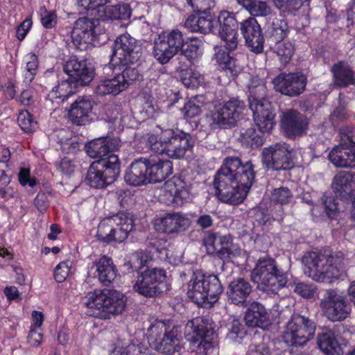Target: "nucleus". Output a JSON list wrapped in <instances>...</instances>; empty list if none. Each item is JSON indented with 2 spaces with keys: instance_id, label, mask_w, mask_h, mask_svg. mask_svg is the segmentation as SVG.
Returning <instances> with one entry per match:
<instances>
[{
  "instance_id": "1",
  "label": "nucleus",
  "mask_w": 355,
  "mask_h": 355,
  "mask_svg": "<svg viewBox=\"0 0 355 355\" xmlns=\"http://www.w3.org/2000/svg\"><path fill=\"white\" fill-rule=\"evenodd\" d=\"M254 178V166L251 162L242 164L237 157H227L214 180L216 194L225 203L240 204L246 198Z\"/></svg>"
},
{
  "instance_id": "2",
  "label": "nucleus",
  "mask_w": 355,
  "mask_h": 355,
  "mask_svg": "<svg viewBox=\"0 0 355 355\" xmlns=\"http://www.w3.org/2000/svg\"><path fill=\"white\" fill-rule=\"evenodd\" d=\"M302 263L306 268L305 272L309 277L316 282L330 284L345 272L347 259L340 251L309 252L303 256Z\"/></svg>"
},
{
  "instance_id": "3",
  "label": "nucleus",
  "mask_w": 355,
  "mask_h": 355,
  "mask_svg": "<svg viewBox=\"0 0 355 355\" xmlns=\"http://www.w3.org/2000/svg\"><path fill=\"white\" fill-rule=\"evenodd\" d=\"M126 302L125 295L116 290H95L82 299L83 304L87 308V315L104 320L121 314Z\"/></svg>"
},
{
  "instance_id": "4",
  "label": "nucleus",
  "mask_w": 355,
  "mask_h": 355,
  "mask_svg": "<svg viewBox=\"0 0 355 355\" xmlns=\"http://www.w3.org/2000/svg\"><path fill=\"white\" fill-rule=\"evenodd\" d=\"M146 145L152 150L166 154L171 158L180 159L193 146L191 136L182 131L166 129L159 134H150L146 139Z\"/></svg>"
},
{
  "instance_id": "5",
  "label": "nucleus",
  "mask_w": 355,
  "mask_h": 355,
  "mask_svg": "<svg viewBox=\"0 0 355 355\" xmlns=\"http://www.w3.org/2000/svg\"><path fill=\"white\" fill-rule=\"evenodd\" d=\"M251 280L259 291L276 294L286 286L288 277L286 272L278 268L274 259L259 258L251 272Z\"/></svg>"
},
{
  "instance_id": "6",
  "label": "nucleus",
  "mask_w": 355,
  "mask_h": 355,
  "mask_svg": "<svg viewBox=\"0 0 355 355\" xmlns=\"http://www.w3.org/2000/svg\"><path fill=\"white\" fill-rule=\"evenodd\" d=\"M223 292L218 276L207 275L201 270L193 272L188 284L187 295L198 304L216 303Z\"/></svg>"
},
{
  "instance_id": "7",
  "label": "nucleus",
  "mask_w": 355,
  "mask_h": 355,
  "mask_svg": "<svg viewBox=\"0 0 355 355\" xmlns=\"http://www.w3.org/2000/svg\"><path fill=\"white\" fill-rule=\"evenodd\" d=\"M133 227L132 216L127 212H119L104 218L100 223L97 236L105 243H121L128 238Z\"/></svg>"
},
{
  "instance_id": "8",
  "label": "nucleus",
  "mask_w": 355,
  "mask_h": 355,
  "mask_svg": "<svg viewBox=\"0 0 355 355\" xmlns=\"http://www.w3.org/2000/svg\"><path fill=\"white\" fill-rule=\"evenodd\" d=\"M148 341L157 352L166 355H180L182 348L178 331L163 321L153 324L147 331Z\"/></svg>"
},
{
  "instance_id": "9",
  "label": "nucleus",
  "mask_w": 355,
  "mask_h": 355,
  "mask_svg": "<svg viewBox=\"0 0 355 355\" xmlns=\"http://www.w3.org/2000/svg\"><path fill=\"white\" fill-rule=\"evenodd\" d=\"M316 324L309 318L293 314L288 321L282 335L289 346H304L315 336Z\"/></svg>"
},
{
  "instance_id": "10",
  "label": "nucleus",
  "mask_w": 355,
  "mask_h": 355,
  "mask_svg": "<svg viewBox=\"0 0 355 355\" xmlns=\"http://www.w3.org/2000/svg\"><path fill=\"white\" fill-rule=\"evenodd\" d=\"M120 173L118 156H111L108 159L94 161L87 171L86 181L94 188H104L113 183Z\"/></svg>"
},
{
  "instance_id": "11",
  "label": "nucleus",
  "mask_w": 355,
  "mask_h": 355,
  "mask_svg": "<svg viewBox=\"0 0 355 355\" xmlns=\"http://www.w3.org/2000/svg\"><path fill=\"white\" fill-rule=\"evenodd\" d=\"M185 338L187 341L196 345L199 352L206 354L212 346L214 331L211 318L197 317L189 320L185 327Z\"/></svg>"
},
{
  "instance_id": "12",
  "label": "nucleus",
  "mask_w": 355,
  "mask_h": 355,
  "mask_svg": "<svg viewBox=\"0 0 355 355\" xmlns=\"http://www.w3.org/2000/svg\"><path fill=\"white\" fill-rule=\"evenodd\" d=\"M184 40L178 29L164 31L155 40L153 54L160 64H166L183 47Z\"/></svg>"
},
{
  "instance_id": "13",
  "label": "nucleus",
  "mask_w": 355,
  "mask_h": 355,
  "mask_svg": "<svg viewBox=\"0 0 355 355\" xmlns=\"http://www.w3.org/2000/svg\"><path fill=\"white\" fill-rule=\"evenodd\" d=\"M166 278L164 270L148 268L138 275L133 290L146 297H153L162 292L161 286L165 282Z\"/></svg>"
},
{
  "instance_id": "14",
  "label": "nucleus",
  "mask_w": 355,
  "mask_h": 355,
  "mask_svg": "<svg viewBox=\"0 0 355 355\" xmlns=\"http://www.w3.org/2000/svg\"><path fill=\"white\" fill-rule=\"evenodd\" d=\"M355 128L348 130L341 137L340 144L329 153V159L336 167L355 166Z\"/></svg>"
},
{
  "instance_id": "15",
  "label": "nucleus",
  "mask_w": 355,
  "mask_h": 355,
  "mask_svg": "<svg viewBox=\"0 0 355 355\" xmlns=\"http://www.w3.org/2000/svg\"><path fill=\"white\" fill-rule=\"evenodd\" d=\"M320 308L328 320L336 322L345 320L351 311V306L345 297L337 290H327L320 302Z\"/></svg>"
},
{
  "instance_id": "16",
  "label": "nucleus",
  "mask_w": 355,
  "mask_h": 355,
  "mask_svg": "<svg viewBox=\"0 0 355 355\" xmlns=\"http://www.w3.org/2000/svg\"><path fill=\"white\" fill-rule=\"evenodd\" d=\"M293 150L286 143H276L264 148L261 153L262 162L268 169L287 170L292 167Z\"/></svg>"
},
{
  "instance_id": "17",
  "label": "nucleus",
  "mask_w": 355,
  "mask_h": 355,
  "mask_svg": "<svg viewBox=\"0 0 355 355\" xmlns=\"http://www.w3.org/2000/svg\"><path fill=\"white\" fill-rule=\"evenodd\" d=\"M141 47L128 34L119 36L113 45L112 61L126 65L136 62L140 57Z\"/></svg>"
},
{
  "instance_id": "18",
  "label": "nucleus",
  "mask_w": 355,
  "mask_h": 355,
  "mask_svg": "<svg viewBox=\"0 0 355 355\" xmlns=\"http://www.w3.org/2000/svg\"><path fill=\"white\" fill-rule=\"evenodd\" d=\"M245 108V103L238 98H232L223 104L215 106L211 118L220 127L233 125Z\"/></svg>"
},
{
  "instance_id": "19",
  "label": "nucleus",
  "mask_w": 355,
  "mask_h": 355,
  "mask_svg": "<svg viewBox=\"0 0 355 355\" xmlns=\"http://www.w3.org/2000/svg\"><path fill=\"white\" fill-rule=\"evenodd\" d=\"M248 101L254 123L259 130L261 132H270L275 125V114L271 103L266 97L255 98Z\"/></svg>"
},
{
  "instance_id": "20",
  "label": "nucleus",
  "mask_w": 355,
  "mask_h": 355,
  "mask_svg": "<svg viewBox=\"0 0 355 355\" xmlns=\"http://www.w3.org/2000/svg\"><path fill=\"white\" fill-rule=\"evenodd\" d=\"M306 78L300 73H281L272 80L275 89L289 97L300 96L305 90Z\"/></svg>"
},
{
  "instance_id": "21",
  "label": "nucleus",
  "mask_w": 355,
  "mask_h": 355,
  "mask_svg": "<svg viewBox=\"0 0 355 355\" xmlns=\"http://www.w3.org/2000/svg\"><path fill=\"white\" fill-rule=\"evenodd\" d=\"M95 21L87 17H80L75 23L71 32L73 44L80 51L94 45L96 40Z\"/></svg>"
},
{
  "instance_id": "22",
  "label": "nucleus",
  "mask_w": 355,
  "mask_h": 355,
  "mask_svg": "<svg viewBox=\"0 0 355 355\" xmlns=\"http://www.w3.org/2000/svg\"><path fill=\"white\" fill-rule=\"evenodd\" d=\"M159 200L167 205L183 204L190 197L189 190L180 177L173 176L161 189Z\"/></svg>"
},
{
  "instance_id": "23",
  "label": "nucleus",
  "mask_w": 355,
  "mask_h": 355,
  "mask_svg": "<svg viewBox=\"0 0 355 355\" xmlns=\"http://www.w3.org/2000/svg\"><path fill=\"white\" fill-rule=\"evenodd\" d=\"M309 122L302 113L288 110L281 116V126L286 137L289 138L302 136L306 133Z\"/></svg>"
},
{
  "instance_id": "24",
  "label": "nucleus",
  "mask_w": 355,
  "mask_h": 355,
  "mask_svg": "<svg viewBox=\"0 0 355 355\" xmlns=\"http://www.w3.org/2000/svg\"><path fill=\"white\" fill-rule=\"evenodd\" d=\"M220 24L219 35L225 43V47L230 51L236 49L238 45V22L233 13L226 10L221 11L217 23Z\"/></svg>"
},
{
  "instance_id": "25",
  "label": "nucleus",
  "mask_w": 355,
  "mask_h": 355,
  "mask_svg": "<svg viewBox=\"0 0 355 355\" xmlns=\"http://www.w3.org/2000/svg\"><path fill=\"white\" fill-rule=\"evenodd\" d=\"M64 71L70 81L80 85H86L94 78V70L87 66L85 60H79L76 56L71 57L65 63Z\"/></svg>"
},
{
  "instance_id": "26",
  "label": "nucleus",
  "mask_w": 355,
  "mask_h": 355,
  "mask_svg": "<svg viewBox=\"0 0 355 355\" xmlns=\"http://www.w3.org/2000/svg\"><path fill=\"white\" fill-rule=\"evenodd\" d=\"M120 140L118 138L102 137L94 139L86 146L87 155L96 160L108 159L111 156H117L112 153L119 149Z\"/></svg>"
},
{
  "instance_id": "27",
  "label": "nucleus",
  "mask_w": 355,
  "mask_h": 355,
  "mask_svg": "<svg viewBox=\"0 0 355 355\" xmlns=\"http://www.w3.org/2000/svg\"><path fill=\"white\" fill-rule=\"evenodd\" d=\"M241 31L246 45L250 51L256 53L262 52L264 39L261 26L257 19L254 17H249L243 21L241 26Z\"/></svg>"
},
{
  "instance_id": "28",
  "label": "nucleus",
  "mask_w": 355,
  "mask_h": 355,
  "mask_svg": "<svg viewBox=\"0 0 355 355\" xmlns=\"http://www.w3.org/2000/svg\"><path fill=\"white\" fill-rule=\"evenodd\" d=\"M93 103L85 96H79L68 110V119L74 125H85L92 121Z\"/></svg>"
},
{
  "instance_id": "29",
  "label": "nucleus",
  "mask_w": 355,
  "mask_h": 355,
  "mask_svg": "<svg viewBox=\"0 0 355 355\" xmlns=\"http://www.w3.org/2000/svg\"><path fill=\"white\" fill-rule=\"evenodd\" d=\"M203 243L207 254H216L220 258L230 257L232 244V238L230 235L209 232L204 238Z\"/></svg>"
},
{
  "instance_id": "30",
  "label": "nucleus",
  "mask_w": 355,
  "mask_h": 355,
  "mask_svg": "<svg viewBox=\"0 0 355 355\" xmlns=\"http://www.w3.org/2000/svg\"><path fill=\"white\" fill-rule=\"evenodd\" d=\"M149 159L140 157L135 159L127 168L124 180L130 185L140 186L149 182Z\"/></svg>"
},
{
  "instance_id": "31",
  "label": "nucleus",
  "mask_w": 355,
  "mask_h": 355,
  "mask_svg": "<svg viewBox=\"0 0 355 355\" xmlns=\"http://www.w3.org/2000/svg\"><path fill=\"white\" fill-rule=\"evenodd\" d=\"M158 225L159 230L165 234L180 233L190 227L191 220L182 213H168L159 218Z\"/></svg>"
},
{
  "instance_id": "32",
  "label": "nucleus",
  "mask_w": 355,
  "mask_h": 355,
  "mask_svg": "<svg viewBox=\"0 0 355 355\" xmlns=\"http://www.w3.org/2000/svg\"><path fill=\"white\" fill-rule=\"evenodd\" d=\"M330 71L335 87H347L355 85V73L347 62H337L332 65Z\"/></svg>"
},
{
  "instance_id": "33",
  "label": "nucleus",
  "mask_w": 355,
  "mask_h": 355,
  "mask_svg": "<svg viewBox=\"0 0 355 355\" xmlns=\"http://www.w3.org/2000/svg\"><path fill=\"white\" fill-rule=\"evenodd\" d=\"M331 187L337 197L348 198L355 191V174L341 171L333 179Z\"/></svg>"
},
{
  "instance_id": "34",
  "label": "nucleus",
  "mask_w": 355,
  "mask_h": 355,
  "mask_svg": "<svg viewBox=\"0 0 355 355\" xmlns=\"http://www.w3.org/2000/svg\"><path fill=\"white\" fill-rule=\"evenodd\" d=\"M244 320L248 327L263 329L269 323V314L261 303L253 302L245 311Z\"/></svg>"
},
{
  "instance_id": "35",
  "label": "nucleus",
  "mask_w": 355,
  "mask_h": 355,
  "mask_svg": "<svg viewBox=\"0 0 355 355\" xmlns=\"http://www.w3.org/2000/svg\"><path fill=\"white\" fill-rule=\"evenodd\" d=\"M252 291L250 284L243 278L231 282L227 287L228 300L236 305H243Z\"/></svg>"
},
{
  "instance_id": "36",
  "label": "nucleus",
  "mask_w": 355,
  "mask_h": 355,
  "mask_svg": "<svg viewBox=\"0 0 355 355\" xmlns=\"http://www.w3.org/2000/svg\"><path fill=\"white\" fill-rule=\"evenodd\" d=\"M97 277L104 286H109L118 276V270L112 258L102 256L95 263Z\"/></svg>"
},
{
  "instance_id": "37",
  "label": "nucleus",
  "mask_w": 355,
  "mask_h": 355,
  "mask_svg": "<svg viewBox=\"0 0 355 355\" xmlns=\"http://www.w3.org/2000/svg\"><path fill=\"white\" fill-rule=\"evenodd\" d=\"M317 344L320 349L327 355H343V349L336 339L335 331L326 329L318 334Z\"/></svg>"
},
{
  "instance_id": "38",
  "label": "nucleus",
  "mask_w": 355,
  "mask_h": 355,
  "mask_svg": "<svg viewBox=\"0 0 355 355\" xmlns=\"http://www.w3.org/2000/svg\"><path fill=\"white\" fill-rule=\"evenodd\" d=\"M149 182H160L166 180L173 171L171 162L168 159H149Z\"/></svg>"
},
{
  "instance_id": "39",
  "label": "nucleus",
  "mask_w": 355,
  "mask_h": 355,
  "mask_svg": "<svg viewBox=\"0 0 355 355\" xmlns=\"http://www.w3.org/2000/svg\"><path fill=\"white\" fill-rule=\"evenodd\" d=\"M98 17L102 21L126 20L132 14L128 4L107 6L98 10Z\"/></svg>"
},
{
  "instance_id": "40",
  "label": "nucleus",
  "mask_w": 355,
  "mask_h": 355,
  "mask_svg": "<svg viewBox=\"0 0 355 355\" xmlns=\"http://www.w3.org/2000/svg\"><path fill=\"white\" fill-rule=\"evenodd\" d=\"M116 74L112 78L101 80L94 89V93L98 96L107 95L116 96L125 90L124 84H122Z\"/></svg>"
},
{
  "instance_id": "41",
  "label": "nucleus",
  "mask_w": 355,
  "mask_h": 355,
  "mask_svg": "<svg viewBox=\"0 0 355 355\" xmlns=\"http://www.w3.org/2000/svg\"><path fill=\"white\" fill-rule=\"evenodd\" d=\"M288 31V26L285 20L274 17L267 26L266 34L269 40L276 44L283 41Z\"/></svg>"
},
{
  "instance_id": "42",
  "label": "nucleus",
  "mask_w": 355,
  "mask_h": 355,
  "mask_svg": "<svg viewBox=\"0 0 355 355\" xmlns=\"http://www.w3.org/2000/svg\"><path fill=\"white\" fill-rule=\"evenodd\" d=\"M72 82L69 80L59 82L58 85L54 87L48 94V98L57 104L64 102L73 93L72 90Z\"/></svg>"
},
{
  "instance_id": "43",
  "label": "nucleus",
  "mask_w": 355,
  "mask_h": 355,
  "mask_svg": "<svg viewBox=\"0 0 355 355\" xmlns=\"http://www.w3.org/2000/svg\"><path fill=\"white\" fill-rule=\"evenodd\" d=\"M247 87L249 92L248 100L267 96L268 89L266 81L257 76L250 77Z\"/></svg>"
},
{
  "instance_id": "44",
  "label": "nucleus",
  "mask_w": 355,
  "mask_h": 355,
  "mask_svg": "<svg viewBox=\"0 0 355 355\" xmlns=\"http://www.w3.org/2000/svg\"><path fill=\"white\" fill-rule=\"evenodd\" d=\"M242 146L246 148H257L263 145V135L254 128H250L242 132L239 137Z\"/></svg>"
},
{
  "instance_id": "45",
  "label": "nucleus",
  "mask_w": 355,
  "mask_h": 355,
  "mask_svg": "<svg viewBox=\"0 0 355 355\" xmlns=\"http://www.w3.org/2000/svg\"><path fill=\"white\" fill-rule=\"evenodd\" d=\"M180 78L187 88H196L202 84L205 81L204 76L198 71L192 69L182 70Z\"/></svg>"
},
{
  "instance_id": "46",
  "label": "nucleus",
  "mask_w": 355,
  "mask_h": 355,
  "mask_svg": "<svg viewBox=\"0 0 355 355\" xmlns=\"http://www.w3.org/2000/svg\"><path fill=\"white\" fill-rule=\"evenodd\" d=\"M274 52L277 55L282 63L289 62L294 55L295 46L291 42H279L275 44Z\"/></svg>"
},
{
  "instance_id": "47",
  "label": "nucleus",
  "mask_w": 355,
  "mask_h": 355,
  "mask_svg": "<svg viewBox=\"0 0 355 355\" xmlns=\"http://www.w3.org/2000/svg\"><path fill=\"white\" fill-rule=\"evenodd\" d=\"M150 259L151 257L147 253L137 251L131 254L130 259L125 263L124 266L132 272L139 271L146 266Z\"/></svg>"
},
{
  "instance_id": "48",
  "label": "nucleus",
  "mask_w": 355,
  "mask_h": 355,
  "mask_svg": "<svg viewBox=\"0 0 355 355\" xmlns=\"http://www.w3.org/2000/svg\"><path fill=\"white\" fill-rule=\"evenodd\" d=\"M245 10L254 18L256 17H268L272 12L269 3L265 0H254Z\"/></svg>"
},
{
  "instance_id": "49",
  "label": "nucleus",
  "mask_w": 355,
  "mask_h": 355,
  "mask_svg": "<svg viewBox=\"0 0 355 355\" xmlns=\"http://www.w3.org/2000/svg\"><path fill=\"white\" fill-rule=\"evenodd\" d=\"M217 48L215 47V50ZM215 57L216 62L223 69H227L231 73H236L238 71V66L236 64V60L231 57L228 53H226L223 50L219 49L216 51Z\"/></svg>"
},
{
  "instance_id": "50",
  "label": "nucleus",
  "mask_w": 355,
  "mask_h": 355,
  "mask_svg": "<svg viewBox=\"0 0 355 355\" xmlns=\"http://www.w3.org/2000/svg\"><path fill=\"white\" fill-rule=\"evenodd\" d=\"M187 47L183 50V55L190 61L197 59L199 55L200 46L202 44L201 40L196 37H190L184 41Z\"/></svg>"
},
{
  "instance_id": "51",
  "label": "nucleus",
  "mask_w": 355,
  "mask_h": 355,
  "mask_svg": "<svg viewBox=\"0 0 355 355\" xmlns=\"http://www.w3.org/2000/svg\"><path fill=\"white\" fill-rule=\"evenodd\" d=\"M17 122L26 132H31L37 128V121L33 119V116L27 110H23L19 113Z\"/></svg>"
},
{
  "instance_id": "52",
  "label": "nucleus",
  "mask_w": 355,
  "mask_h": 355,
  "mask_svg": "<svg viewBox=\"0 0 355 355\" xmlns=\"http://www.w3.org/2000/svg\"><path fill=\"white\" fill-rule=\"evenodd\" d=\"M293 198V194L287 187H279L272 190L270 200L272 202L284 205L289 203Z\"/></svg>"
},
{
  "instance_id": "53",
  "label": "nucleus",
  "mask_w": 355,
  "mask_h": 355,
  "mask_svg": "<svg viewBox=\"0 0 355 355\" xmlns=\"http://www.w3.org/2000/svg\"><path fill=\"white\" fill-rule=\"evenodd\" d=\"M38 59L35 53H28L26 55V73L24 75L26 83H30L34 79L37 71Z\"/></svg>"
},
{
  "instance_id": "54",
  "label": "nucleus",
  "mask_w": 355,
  "mask_h": 355,
  "mask_svg": "<svg viewBox=\"0 0 355 355\" xmlns=\"http://www.w3.org/2000/svg\"><path fill=\"white\" fill-rule=\"evenodd\" d=\"M119 76V79L122 84H124V87L126 89L133 82L139 79V71L131 67H126L121 73L117 74Z\"/></svg>"
},
{
  "instance_id": "55",
  "label": "nucleus",
  "mask_w": 355,
  "mask_h": 355,
  "mask_svg": "<svg viewBox=\"0 0 355 355\" xmlns=\"http://www.w3.org/2000/svg\"><path fill=\"white\" fill-rule=\"evenodd\" d=\"M275 6L282 10H299L306 0H272Z\"/></svg>"
},
{
  "instance_id": "56",
  "label": "nucleus",
  "mask_w": 355,
  "mask_h": 355,
  "mask_svg": "<svg viewBox=\"0 0 355 355\" xmlns=\"http://www.w3.org/2000/svg\"><path fill=\"white\" fill-rule=\"evenodd\" d=\"M71 262L70 261H62L57 265L54 270V277L58 282H63L70 272Z\"/></svg>"
},
{
  "instance_id": "57",
  "label": "nucleus",
  "mask_w": 355,
  "mask_h": 355,
  "mask_svg": "<svg viewBox=\"0 0 355 355\" xmlns=\"http://www.w3.org/2000/svg\"><path fill=\"white\" fill-rule=\"evenodd\" d=\"M195 12H205L215 6L216 0H187Z\"/></svg>"
},
{
  "instance_id": "58",
  "label": "nucleus",
  "mask_w": 355,
  "mask_h": 355,
  "mask_svg": "<svg viewBox=\"0 0 355 355\" xmlns=\"http://www.w3.org/2000/svg\"><path fill=\"white\" fill-rule=\"evenodd\" d=\"M217 21L214 20L211 15L200 16L198 15V28L201 33H208L211 32Z\"/></svg>"
},
{
  "instance_id": "59",
  "label": "nucleus",
  "mask_w": 355,
  "mask_h": 355,
  "mask_svg": "<svg viewBox=\"0 0 355 355\" xmlns=\"http://www.w3.org/2000/svg\"><path fill=\"white\" fill-rule=\"evenodd\" d=\"M294 291L302 297L309 298L313 297L316 289L312 284L300 282L295 284Z\"/></svg>"
},
{
  "instance_id": "60",
  "label": "nucleus",
  "mask_w": 355,
  "mask_h": 355,
  "mask_svg": "<svg viewBox=\"0 0 355 355\" xmlns=\"http://www.w3.org/2000/svg\"><path fill=\"white\" fill-rule=\"evenodd\" d=\"M41 23L46 28H52L57 24V15L55 12L48 11L45 8L41 12Z\"/></svg>"
},
{
  "instance_id": "61",
  "label": "nucleus",
  "mask_w": 355,
  "mask_h": 355,
  "mask_svg": "<svg viewBox=\"0 0 355 355\" xmlns=\"http://www.w3.org/2000/svg\"><path fill=\"white\" fill-rule=\"evenodd\" d=\"M43 340V334L40 329L31 327L27 341L33 347H39Z\"/></svg>"
},
{
  "instance_id": "62",
  "label": "nucleus",
  "mask_w": 355,
  "mask_h": 355,
  "mask_svg": "<svg viewBox=\"0 0 355 355\" xmlns=\"http://www.w3.org/2000/svg\"><path fill=\"white\" fill-rule=\"evenodd\" d=\"M184 116L188 118H194L201 112V107L196 105L194 101H189L182 110Z\"/></svg>"
},
{
  "instance_id": "63",
  "label": "nucleus",
  "mask_w": 355,
  "mask_h": 355,
  "mask_svg": "<svg viewBox=\"0 0 355 355\" xmlns=\"http://www.w3.org/2000/svg\"><path fill=\"white\" fill-rule=\"evenodd\" d=\"M18 179L20 184L23 186L28 184L31 187H33L37 182L35 178H30V171L26 168H21L18 174Z\"/></svg>"
},
{
  "instance_id": "64",
  "label": "nucleus",
  "mask_w": 355,
  "mask_h": 355,
  "mask_svg": "<svg viewBox=\"0 0 355 355\" xmlns=\"http://www.w3.org/2000/svg\"><path fill=\"white\" fill-rule=\"evenodd\" d=\"M246 355H270V349L264 343L251 345Z\"/></svg>"
}]
</instances>
